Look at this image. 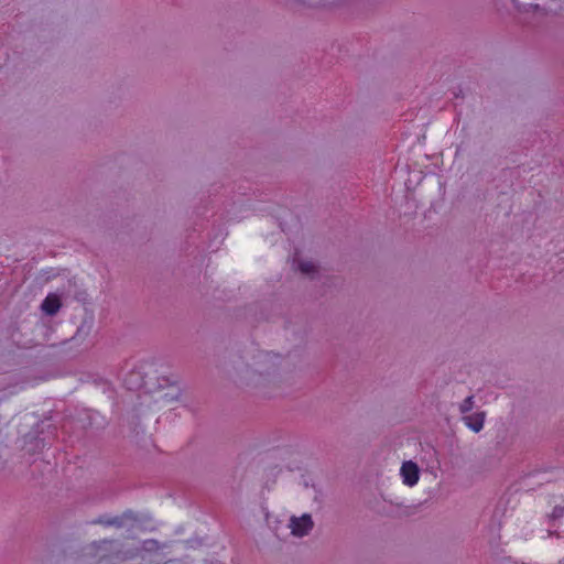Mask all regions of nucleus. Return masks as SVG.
<instances>
[{"mask_svg":"<svg viewBox=\"0 0 564 564\" xmlns=\"http://www.w3.org/2000/svg\"><path fill=\"white\" fill-rule=\"evenodd\" d=\"M313 528V521L310 514H303L302 517H292L290 520V529L293 535L304 536Z\"/></svg>","mask_w":564,"mask_h":564,"instance_id":"obj_1","label":"nucleus"},{"mask_svg":"<svg viewBox=\"0 0 564 564\" xmlns=\"http://www.w3.org/2000/svg\"><path fill=\"white\" fill-rule=\"evenodd\" d=\"M400 474L403 480V484L412 487L417 484L420 478V470L415 463L408 460L404 462L401 466Z\"/></svg>","mask_w":564,"mask_h":564,"instance_id":"obj_2","label":"nucleus"},{"mask_svg":"<svg viewBox=\"0 0 564 564\" xmlns=\"http://www.w3.org/2000/svg\"><path fill=\"white\" fill-rule=\"evenodd\" d=\"M61 305L59 296L51 293L44 299L41 307L47 315H54L58 312Z\"/></svg>","mask_w":564,"mask_h":564,"instance_id":"obj_3","label":"nucleus"},{"mask_svg":"<svg viewBox=\"0 0 564 564\" xmlns=\"http://www.w3.org/2000/svg\"><path fill=\"white\" fill-rule=\"evenodd\" d=\"M465 424L474 432H479L484 427L485 414L476 413L464 417Z\"/></svg>","mask_w":564,"mask_h":564,"instance_id":"obj_4","label":"nucleus"},{"mask_svg":"<svg viewBox=\"0 0 564 564\" xmlns=\"http://www.w3.org/2000/svg\"><path fill=\"white\" fill-rule=\"evenodd\" d=\"M299 268L301 272L305 274H311L315 272V264L311 261L301 262Z\"/></svg>","mask_w":564,"mask_h":564,"instance_id":"obj_5","label":"nucleus"},{"mask_svg":"<svg viewBox=\"0 0 564 564\" xmlns=\"http://www.w3.org/2000/svg\"><path fill=\"white\" fill-rule=\"evenodd\" d=\"M473 405H474L473 397H467L464 400V402L460 404V411L463 413H466L473 409Z\"/></svg>","mask_w":564,"mask_h":564,"instance_id":"obj_6","label":"nucleus"}]
</instances>
